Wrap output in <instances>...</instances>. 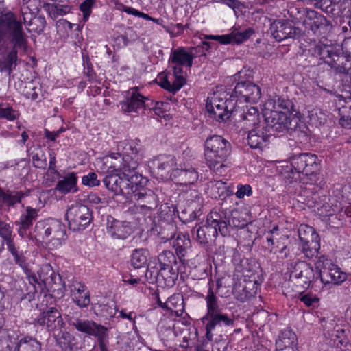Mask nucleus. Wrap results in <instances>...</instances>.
Here are the masks:
<instances>
[{
    "label": "nucleus",
    "instance_id": "40",
    "mask_svg": "<svg viewBox=\"0 0 351 351\" xmlns=\"http://www.w3.org/2000/svg\"><path fill=\"white\" fill-rule=\"evenodd\" d=\"M337 59L332 68L339 73L351 75V57L339 53Z\"/></svg>",
    "mask_w": 351,
    "mask_h": 351
},
{
    "label": "nucleus",
    "instance_id": "2",
    "mask_svg": "<svg viewBox=\"0 0 351 351\" xmlns=\"http://www.w3.org/2000/svg\"><path fill=\"white\" fill-rule=\"evenodd\" d=\"M206 303V313L202 318L205 324L206 337L208 341L213 339L212 331L217 326H232L233 319L227 314L223 313L219 308L218 298L213 291V282H208V289L205 296Z\"/></svg>",
    "mask_w": 351,
    "mask_h": 351
},
{
    "label": "nucleus",
    "instance_id": "20",
    "mask_svg": "<svg viewBox=\"0 0 351 351\" xmlns=\"http://www.w3.org/2000/svg\"><path fill=\"white\" fill-rule=\"evenodd\" d=\"M254 29L249 27L242 30L241 27H234L230 34L221 36H209L208 38L215 40L220 43L227 45L230 43L241 44L247 40L254 34Z\"/></svg>",
    "mask_w": 351,
    "mask_h": 351
},
{
    "label": "nucleus",
    "instance_id": "49",
    "mask_svg": "<svg viewBox=\"0 0 351 351\" xmlns=\"http://www.w3.org/2000/svg\"><path fill=\"white\" fill-rule=\"evenodd\" d=\"M12 228L7 223L0 220V237L5 241L6 245L9 241L13 243V239L12 237Z\"/></svg>",
    "mask_w": 351,
    "mask_h": 351
},
{
    "label": "nucleus",
    "instance_id": "14",
    "mask_svg": "<svg viewBox=\"0 0 351 351\" xmlns=\"http://www.w3.org/2000/svg\"><path fill=\"white\" fill-rule=\"evenodd\" d=\"M39 280L43 283L49 291L55 293L62 296L64 295V288L61 286V277L56 273L49 264L43 265L38 272Z\"/></svg>",
    "mask_w": 351,
    "mask_h": 351
},
{
    "label": "nucleus",
    "instance_id": "3",
    "mask_svg": "<svg viewBox=\"0 0 351 351\" xmlns=\"http://www.w3.org/2000/svg\"><path fill=\"white\" fill-rule=\"evenodd\" d=\"M231 152V145L223 137L213 135L207 138L205 142V158L210 169L219 171L226 166L223 162Z\"/></svg>",
    "mask_w": 351,
    "mask_h": 351
},
{
    "label": "nucleus",
    "instance_id": "61",
    "mask_svg": "<svg viewBox=\"0 0 351 351\" xmlns=\"http://www.w3.org/2000/svg\"><path fill=\"white\" fill-rule=\"evenodd\" d=\"M18 116V112L12 108L8 106L3 107L0 114V118H4L9 121L15 120Z\"/></svg>",
    "mask_w": 351,
    "mask_h": 351
},
{
    "label": "nucleus",
    "instance_id": "19",
    "mask_svg": "<svg viewBox=\"0 0 351 351\" xmlns=\"http://www.w3.org/2000/svg\"><path fill=\"white\" fill-rule=\"evenodd\" d=\"M147 99L139 93L137 88H132L128 92L124 100L119 102L124 112H138L145 106Z\"/></svg>",
    "mask_w": 351,
    "mask_h": 351
},
{
    "label": "nucleus",
    "instance_id": "44",
    "mask_svg": "<svg viewBox=\"0 0 351 351\" xmlns=\"http://www.w3.org/2000/svg\"><path fill=\"white\" fill-rule=\"evenodd\" d=\"M139 149L140 148L134 143H126L125 146L123 147V156L122 157L119 156V159L122 160L121 163H125V159L128 156L132 160H136L138 165L139 156L138 153Z\"/></svg>",
    "mask_w": 351,
    "mask_h": 351
},
{
    "label": "nucleus",
    "instance_id": "48",
    "mask_svg": "<svg viewBox=\"0 0 351 351\" xmlns=\"http://www.w3.org/2000/svg\"><path fill=\"white\" fill-rule=\"evenodd\" d=\"M45 25L46 21L44 17H34L32 21H30V23H27V30L30 32L40 34L44 30Z\"/></svg>",
    "mask_w": 351,
    "mask_h": 351
},
{
    "label": "nucleus",
    "instance_id": "28",
    "mask_svg": "<svg viewBox=\"0 0 351 351\" xmlns=\"http://www.w3.org/2000/svg\"><path fill=\"white\" fill-rule=\"evenodd\" d=\"M77 183V177L76 173L71 172L67 173L62 179L57 182L55 189L62 194L73 193L78 190Z\"/></svg>",
    "mask_w": 351,
    "mask_h": 351
},
{
    "label": "nucleus",
    "instance_id": "27",
    "mask_svg": "<svg viewBox=\"0 0 351 351\" xmlns=\"http://www.w3.org/2000/svg\"><path fill=\"white\" fill-rule=\"evenodd\" d=\"M198 179V173L193 168L188 169H176L173 171V180L177 184L189 185L194 184Z\"/></svg>",
    "mask_w": 351,
    "mask_h": 351
},
{
    "label": "nucleus",
    "instance_id": "26",
    "mask_svg": "<svg viewBox=\"0 0 351 351\" xmlns=\"http://www.w3.org/2000/svg\"><path fill=\"white\" fill-rule=\"evenodd\" d=\"M297 341L295 334L290 329L281 331L276 340V351H295L293 346Z\"/></svg>",
    "mask_w": 351,
    "mask_h": 351
},
{
    "label": "nucleus",
    "instance_id": "53",
    "mask_svg": "<svg viewBox=\"0 0 351 351\" xmlns=\"http://www.w3.org/2000/svg\"><path fill=\"white\" fill-rule=\"evenodd\" d=\"M316 8H319L327 14H333L335 10V4L332 0H318L314 3Z\"/></svg>",
    "mask_w": 351,
    "mask_h": 351
},
{
    "label": "nucleus",
    "instance_id": "4",
    "mask_svg": "<svg viewBox=\"0 0 351 351\" xmlns=\"http://www.w3.org/2000/svg\"><path fill=\"white\" fill-rule=\"evenodd\" d=\"M137 167L136 161L128 156L125 158V163H121L117 167V172H120L121 178L120 194L132 196L136 189L146 182L145 178L137 172Z\"/></svg>",
    "mask_w": 351,
    "mask_h": 351
},
{
    "label": "nucleus",
    "instance_id": "39",
    "mask_svg": "<svg viewBox=\"0 0 351 351\" xmlns=\"http://www.w3.org/2000/svg\"><path fill=\"white\" fill-rule=\"evenodd\" d=\"M298 232L302 243L318 239V234H316L313 228L306 224L300 225Z\"/></svg>",
    "mask_w": 351,
    "mask_h": 351
},
{
    "label": "nucleus",
    "instance_id": "63",
    "mask_svg": "<svg viewBox=\"0 0 351 351\" xmlns=\"http://www.w3.org/2000/svg\"><path fill=\"white\" fill-rule=\"evenodd\" d=\"M252 193V188L250 185L245 184V185H241L239 184L237 186V191L236 192L235 195L237 198L242 199L245 195L246 196H250Z\"/></svg>",
    "mask_w": 351,
    "mask_h": 351
},
{
    "label": "nucleus",
    "instance_id": "47",
    "mask_svg": "<svg viewBox=\"0 0 351 351\" xmlns=\"http://www.w3.org/2000/svg\"><path fill=\"white\" fill-rule=\"evenodd\" d=\"M274 109L272 110L282 111L287 114H293L292 110L293 108V103L289 99L282 98H278L274 101Z\"/></svg>",
    "mask_w": 351,
    "mask_h": 351
},
{
    "label": "nucleus",
    "instance_id": "54",
    "mask_svg": "<svg viewBox=\"0 0 351 351\" xmlns=\"http://www.w3.org/2000/svg\"><path fill=\"white\" fill-rule=\"evenodd\" d=\"M210 116L217 121H226L230 117V111L228 108H221L219 110H214L213 112H208Z\"/></svg>",
    "mask_w": 351,
    "mask_h": 351
},
{
    "label": "nucleus",
    "instance_id": "16",
    "mask_svg": "<svg viewBox=\"0 0 351 351\" xmlns=\"http://www.w3.org/2000/svg\"><path fill=\"white\" fill-rule=\"evenodd\" d=\"M68 322L77 331L93 336L97 339H99L108 332L107 327L92 320L81 319L72 316L69 317Z\"/></svg>",
    "mask_w": 351,
    "mask_h": 351
},
{
    "label": "nucleus",
    "instance_id": "41",
    "mask_svg": "<svg viewBox=\"0 0 351 351\" xmlns=\"http://www.w3.org/2000/svg\"><path fill=\"white\" fill-rule=\"evenodd\" d=\"M22 348L23 351H40L41 345L40 343L34 339L32 338H24L19 341L15 347L14 351H20V348Z\"/></svg>",
    "mask_w": 351,
    "mask_h": 351
},
{
    "label": "nucleus",
    "instance_id": "11",
    "mask_svg": "<svg viewBox=\"0 0 351 351\" xmlns=\"http://www.w3.org/2000/svg\"><path fill=\"white\" fill-rule=\"evenodd\" d=\"M158 259L160 266V275L169 286L175 285L178 274L177 269L175 268L177 261L173 252L164 250L158 255Z\"/></svg>",
    "mask_w": 351,
    "mask_h": 351
},
{
    "label": "nucleus",
    "instance_id": "50",
    "mask_svg": "<svg viewBox=\"0 0 351 351\" xmlns=\"http://www.w3.org/2000/svg\"><path fill=\"white\" fill-rule=\"evenodd\" d=\"M217 93H214L210 95L206 104V108L208 112H213L214 110H219L221 108H228L227 102L217 104Z\"/></svg>",
    "mask_w": 351,
    "mask_h": 351
},
{
    "label": "nucleus",
    "instance_id": "56",
    "mask_svg": "<svg viewBox=\"0 0 351 351\" xmlns=\"http://www.w3.org/2000/svg\"><path fill=\"white\" fill-rule=\"evenodd\" d=\"M25 88V95L27 98L31 99L32 100H36L38 98V95L40 93V87L35 86L32 83H29Z\"/></svg>",
    "mask_w": 351,
    "mask_h": 351
},
{
    "label": "nucleus",
    "instance_id": "21",
    "mask_svg": "<svg viewBox=\"0 0 351 351\" xmlns=\"http://www.w3.org/2000/svg\"><path fill=\"white\" fill-rule=\"evenodd\" d=\"M271 137V134L267 127L257 126L250 130L247 142L253 149H262L267 145Z\"/></svg>",
    "mask_w": 351,
    "mask_h": 351
},
{
    "label": "nucleus",
    "instance_id": "29",
    "mask_svg": "<svg viewBox=\"0 0 351 351\" xmlns=\"http://www.w3.org/2000/svg\"><path fill=\"white\" fill-rule=\"evenodd\" d=\"M108 233L114 239H125L130 234L131 228L128 222L114 221L108 228Z\"/></svg>",
    "mask_w": 351,
    "mask_h": 351
},
{
    "label": "nucleus",
    "instance_id": "52",
    "mask_svg": "<svg viewBox=\"0 0 351 351\" xmlns=\"http://www.w3.org/2000/svg\"><path fill=\"white\" fill-rule=\"evenodd\" d=\"M313 270L311 268L306 267V268L300 271V273H297L295 271L293 273V276L300 280V284L302 285L304 287L308 286L311 282V277H308V274H312Z\"/></svg>",
    "mask_w": 351,
    "mask_h": 351
},
{
    "label": "nucleus",
    "instance_id": "59",
    "mask_svg": "<svg viewBox=\"0 0 351 351\" xmlns=\"http://www.w3.org/2000/svg\"><path fill=\"white\" fill-rule=\"evenodd\" d=\"M94 3L95 0H84V2L81 3L80 9L83 13L84 20H88L89 16L91 14V8Z\"/></svg>",
    "mask_w": 351,
    "mask_h": 351
},
{
    "label": "nucleus",
    "instance_id": "23",
    "mask_svg": "<svg viewBox=\"0 0 351 351\" xmlns=\"http://www.w3.org/2000/svg\"><path fill=\"white\" fill-rule=\"evenodd\" d=\"M311 51L313 56L323 60L331 68L336 63V61H338L337 57L340 53L333 46L322 43L316 44Z\"/></svg>",
    "mask_w": 351,
    "mask_h": 351
},
{
    "label": "nucleus",
    "instance_id": "1",
    "mask_svg": "<svg viewBox=\"0 0 351 351\" xmlns=\"http://www.w3.org/2000/svg\"><path fill=\"white\" fill-rule=\"evenodd\" d=\"M27 36L12 12L0 13V71L10 75L18 61L17 49H26Z\"/></svg>",
    "mask_w": 351,
    "mask_h": 351
},
{
    "label": "nucleus",
    "instance_id": "57",
    "mask_svg": "<svg viewBox=\"0 0 351 351\" xmlns=\"http://www.w3.org/2000/svg\"><path fill=\"white\" fill-rule=\"evenodd\" d=\"M25 286L24 280H20L14 282L16 290H13V297L18 300H22L25 298V293L23 287Z\"/></svg>",
    "mask_w": 351,
    "mask_h": 351
},
{
    "label": "nucleus",
    "instance_id": "7",
    "mask_svg": "<svg viewBox=\"0 0 351 351\" xmlns=\"http://www.w3.org/2000/svg\"><path fill=\"white\" fill-rule=\"evenodd\" d=\"M319 276L323 284L340 285L347 278V274L340 270L332 260L325 256L319 257L316 263Z\"/></svg>",
    "mask_w": 351,
    "mask_h": 351
},
{
    "label": "nucleus",
    "instance_id": "58",
    "mask_svg": "<svg viewBox=\"0 0 351 351\" xmlns=\"http://www.w3.org/2000/svg\"><path fill=\"white\" fill-rule=\"evenodd\" d=\"M82 182L85 186H96L100 184V181L97 179V176L95 173H89L82 178Z\"/></svg>",
    "mask_w": 351,
    "mask_h": 351
},
{
    "label": "nucleus",
    "instance_id": "60",
    "mask_svg": "<svg viewBox=\"0 0 351 351\" xmlns=\"http://www.w3.org/2000/svg\"><path fill=\"white\" fill-rule=\"evenodd\" d=\"M228 226L234 228H243L245 226V221L240 220L239 214L237 211L232 213L231 217L228 220Z\"/></svg>",
    "mask_w": 351,
    "mask_h": 351
},
{
    "label": "nucleus",
    "instance_id": "31",
    "mask_svg": "<svg viewBox=\"0 0 351 351\" xmlns=\"http://www.w3.org/2000/svg\"><path fill=\"white\" fill-rule=\"evenodd\" d=\"M166 310L174 311L177 316H181L184 312V299L180 293L169 297L164 303Z\"/></svg>",
    "mask_w": 351,
    "mask_h": 351
},
{
    "label": "nucleus",
    "instance_id": "13",
    "mask_svg": "<svg viewBox=\"0 0 351 351\" xmlns=\"http://www.w3.org/2000/svg\"><path fill=\"white\" fill-rule=\"evenodd\" d=\"M131 197L136 202V211L144 215H147L157 206L156 195L152 191L143 188V186L136 189Z\"/></svg>",
    "mask_w": 351,
    "mask_h": 351
},
{
    "label": "nucleus",
    "instance_id": "30",
    "mask_svg": "<svg viewBox=\"0 0 351 351\" xmlns=\"http://www.w3.org/2000/svg\"><path fill=\"white\" fill-rule=\"evenodd\" d=\"M119 166L114 163L112 167L114 169L113 173L106 176L103 179V183L106 187L114 192L116 195H119L121 192L120 184L121 182V178L120 172H117V167Z\"/></svg>",
    "mask_w": 351,
    "mask_h": 351
},
{
    "label": "nucleus",
    "instance_id": "12",
    "mask_svg": "<svg viewBox=\"0 0 351 351\" xmlns=\"http://www.w3.org/2000/svg\"><path fill=\"white\" fill-rule=\"evenodd\" d=\"M176 165V158L171 155H160L149 163L153 172L162 180L172 179Z\"/></svg>",
    "mask_w": 351,
    "mask_h": 351
},
{
    "label": "nucleus",
    "instance_id": "37",
    "mask_svg": "<svg viewBox=\"0 0 351 351\" xmlns=\"http://www.w3.org/2000/svg\"><path fill=\"white\" fill-rule=\"evenodd\" d=\"M217 233L213 230L210 224H206L203 227H199L196 230V239L202 244L208 243L213 238H215Z\"/></svg>",
    "mask_w": 351,
    "mask_h": 351
},
{
    "label": "nucleus",
    "instance_id": "18",
    "mask_svg": "<svg viewBox=\"0 0 351 351\" xmlns=\"http://www.w3.org/2000/svg\"><path fill=\"white\" fill-rule=\"evenodd\" d=\"M306 27L317 36L326 34L330 29V22L325 16L313 10H306Z\"/></svg>",
    "mask_w": 351,
    "mask_h": 351
},
{
    "label": "nucleus",
    "instance_id": "8",
    "mask_svg": "<svg viewBox=\"0 0 351 351\" xmlns=\"http://www.w3.org/2000/svg\"><path fill=\"white\" fill-rule=\"evenodd\" d=\"M267 128L274 132H284L292 128L293 122L298 123V119L293 114L282 111L265 110L263 113Z\"/></svg>",
    "mask_w": 351,
    "mask_h": 351
},
{
    "label": "nucleus",
    "instance_id": "9",
    "mask_svg": "<svg viewBox=\"0 0 351 351\" xmlns=\"http://www.w3.org/2000/svg\"><path fill=\"white\" fill-rule=\"evenodd\" d=\"M182 68L170 66L169 69L158 75V84L171 93L176 94L185 84Z\"/></svg>",
    "mask_w": 351,
    "mask_h": 351
},
{
    "label": "nucleus",
    "instance_id": "25",
    "mask_svg": "<svg viewBox=\"0 0 351 351\" xmlns=\"http://www.w3.org/2000/svg\"><path fill=\"white\" fill-rule=\"evenodd\" d=\"M70 291L72 300L80 308H86L90 304V292L85 285L75 282L71 285Z\"/></svg>",
    "mask_w": 351,
    "mask_h": 351
},
{
    "label": "nucleus",
    "instance_id": "32",
    "mask_svg": "<svg viewBox=\"0 0 351 351\" xmlns=\"http://www.w3.org/2000/svg\"><path fill=\"white\" fill-rule=\"evenodd\" d=\"M206 223L210 224V227L215 230L217 233L219 232L222 235L228 233V223L221 220V217L217 212H211L208 216Z\"/></svg>",
    "mask_w": 351,
    "mask_h": 351
},
{
    "label": "nucleus",
    "instance_id": "43",
    "mask_svg": "<svg viewBox=\"0 0 351 351\" xmlns=\"http://www.w3.org/2000/svg\"><path fill=\"white\" fill-rule=\"evenodd\" d=\"M37 217L38 210L30 206H27L25 212L22 213L20 217L19 224L30 228L33 224V221L36 219Z\"/></svg>",
    "mask_w": 351,
    "mask_h": 351
},
{
    "label": "nucleus",
    "instance_id": "42",
    "mask_svg": "<svg viewBox=\"0 0 351 351\" xmlns=\"http://www.w3.org/2000/svg\"><path fill=\"white\" fill-rule=\"evenodd\" d=\"M7 248L14 257L15 263L21 267L24 271H27L28 264L27 263L26 258L25 257L23 253L19 252L17 250L14 243L13 242L11 243L10 241H9Z\"/></svg>",
    "mask_w": 351,
    "mask_h": 351
},
{
    "label": "nucleus",
    "instance_id": "36",
    "mask_svg": "<svg viewBox=\"0 0 351 351\" xmlns=\"http://www.w3.org/2000/svg\"><path fill=\"white\" fill-rule=\"evenodd\" d=\"M149 253L146 249H136L132 252L130 262L132 265L136 268H141L147 265Z\"/></svg>",
    "mask_w": 351,
    "mask_h": 351
},
{
    "label": "nucleus",
    "instance_id": "24",
    "mask_svg": "<svg viewBox=\"0 0 351 351\" xmlns=\"http://www.w3.org/2000/svg\"><path fill=\"white\" fill-rule=\"evenodd\" d=\"M197 53L194 50H186L184 47H179L171 52L169 62L173 66H186L191 67L193 64V58L197 57Z\"/></svg>",
    "mask_w": 351,
    "mask_h": 351
},
{
    "label": "nucleus",
    "instance_id": "51",
    "mask_svg": "<svg viewBox=\"0 0 351 351\" xmlns=\"http://www.w3.org/2000/svg\"><path fill=\"white\" fill-rule=\"evenodd\" d=\"M299 299L306 307L312 308L318 306L319 300L315 295L312 293L301 294Z\"/></svg>",
    "mask_w": 351,
    "mask_h": 351
},
{
    "label": "nucleus",
    "instance_id": "45",
    "mask_svg": "<svg viewBox=\"0 0 351 351\" xmlns=\"http://www.w3.org/2000/svg\"><path fill=\"white\" fill-rule=\"evenodd\" d=\"M302 251L308 258H313L318 254L320 248V244L318 239L308 241V243H303L301 245Z\"/></svg>",
    "mask_w": 351,
    "mask_h": 351
},
{
    "label": "nucleus",
    "instance_id": "17",
    "mask_svg": "<svg viewBox=\"0 0 351 351\" xmlns=\"http://www.w3.org/2000/svg\"><path fill=\"white\" fill-rule=\"evenodd\" d=\"M261 95L259 86L250 81L238 82L232 94V97L238 98L241 101L251 103H256Z\"/></svg>",
    "mask_w": 351,
    "mask_h": 351
},
{
    "label": "nucleus",
    "instance_id": "5",
    "mask_svg": "<svg viewBox=\"0 0 351 351\" xmlns=\"http://www.w3.org/2000/svg\"><path fill=\"white\" fill-rule=\"evenodd\" d=\"M34 231L36 236L47 239L55 248L60 247L66 238L65 226L54 219L37 222Z\"/></svg>",
    "mask_w": 351,
    "mask_h": 351
},
{
    "label": "nucleus",
    "instance_id": "38",
    "mask_svg": "<svg viewBox=\"0 0 351 351\" xmlns=\"http://www.w3.org/2000/svg\"><path fill=\"white\" fill-rule=\"evenodd\" d=\"M241 117L247 126H252L254 128L260 126V115L258 109L255 107L247 108V111L243 112Z\"/></svg>",
    "mask_w": 351,
    "mask_h": 351
},
{
    "label": "nucleus",
    "instance_id": "22",
    "mask_svg": "<svg viewBox=\"0 0 351 351\" xmlns=\"http://www.w3.org/2000/svg\"><path fill=\"white\" fill-rule=\"evenodd\" d=\"M270 30L273 38L278 42L293 38L296 34L295 28L290 23L282 20L274 22L271 25Z\"/></svg>",
    "mask_w": 351,
    "mask_h": 351
},
{
    "label": "nucleus",
    "instance_id": "6",
    "mask_svg": "<svg viewBox=\"0 0 351 351\" xmlns=\"http://www.w3.org/2000/svg\"><path fill=\"white\" fill-rule=\"evenodd\" d=\"M66 219L69 228L73 232L81 231L86 228L93 219L90 208L82 204H73L69 207L66 213Z\"/></svg>",
    "mask_w": 351,
    "mask_h": 351
},
{
    "label": "nucleus",
    "instance_id": "35",
    "mask_svg": "<svg viewBox=\"0 0 351 351\" xmlns=\"http://www.w3.org/2000/svg\"><path fill=\"white\" fill-rule=\"evenodd\" d=\"M24 194L21 191H5L0 188V201L8 206L20 203Z\"/></svg>",
    "mask_w": 351,
    "mask_h": 351
},
{
    "label": "nucleus",
    "instance_id": "64",
    "mask_svg": "<svg viewBox=\"0 0 351 351\" xmlns=\"http://www.w3.org/2000/svg\"><path fill=\"white\" fill-rule=\"evenodd\" d=\"M34 165L37 168L45 169L47 166L46 158L43 154H36L32 157Z\"/></svg>",
    "mask_w": 351,
    "mask_h": 351
},
{
    "label": "nucleus",
    "instance_id": "33",
    "mask_svg": "<svg viewBox=\"0 0 351 351\" xmlns=\"http://www.w3.org/2000/svg\"><path fill=\"white\" fill-rule=\"evenodd\" d=\"M191 241L188 237L184 234H178L173 242V247L176 250L177 256L180 261H184V257L187 249L190 247Z\"/></svg>",
    "mask_w": 351,
    "mask_h": 351
},
{
    "label": "nucleus",
    "instance_id": "62",
    "mask_svg": "<svg viewBox=\"0 0 351 351\" xmlns=\"http://www.w3.org/2000/svg\"><path fill=\"white\" fill-rule=\"evenodd\" d=\"M122 10L128 14H132L135 16L141 17V18H143L147 21H151V19H152V17L150 16H149L148 14H147L144 12H140L138 10H136L134 8H132V7L123 5Z\"/></svg>",
    "mask_w": 351,
    "mask_h": 351
},
{
    "label": "nucleus",
    "instance_id": "55",
    "mask_svg": "<svg viewBox=\"0 0 351 351\" xmlns=\"http://www.w3.org/2000/svg\"><path fill=\"white\" fill-rule=\"evenodd\" d=\"M311 121L315 125H324L327 121L326 114L321 110H315L310 115Z\"/></svg>",
    "mask_w": 351,
    "mask_h": 351
},
{
    "label": "nucleus",
    "instance_id": "10",
    "mask_svg": "<svg viewBox=\"0 0 351 351\" xmlns=\"http://www.w3.org/2000/svg\"><path fill=\"white\" fill-rule=\"evenodd\" d=\"M318 159L316 155L311 153H302L293 156L291 158V173L311 176L318 169Z\"/></svg>",
    "mask_w": 351,
    "mask_h": 351
},
{
    "label": "nucleus",
    "instance_id": "15",
    "mask_svg": "<svg viewBox=\"0 0 351 351\" xmlns=\"http://www.w3.org/2000/svg\"><path fill=\"white\" fill-rule=\"evenodd\" d=\"M33 323L35 325L45 327L48 331L60 330L64 325L61 313L58 309L53 307L40 313V315L34 319Z\"/></svg>",
    "mask_w": 351,
    "mask_h": 351
},
{
    "label": "nucleus",
    "instance_id": "34",
    "mask_svg": "<svg viewBox=\"0 0 351 351\" xmlns=\"http://www.w3.org/2000/svg\"><path fill=\"white\" fill-rule=\"evenodd\" d=\"M43 8L53 19L63 16L71 11V6L58 3H45Z\"/></svg>",
    "mask_w": 351,
    "mask_h": 351
},
{
    "label": "nucleus",
    "instance_id": "46",
    "mask_svg": "<svg viewBox=\"0 0 351 351\" xmlns=\"http://www.w3.org/2000/svg\"><path fill=\"white\" fill-rule=\"evenodd\" d=\"M98 308L101 315L106 318L114 317L118 311L116 303L113 300H110L106 304H100Z\"/></svg>",
    "mask_w": 351,
    "mask_h": 351
}]
</instances>
